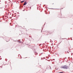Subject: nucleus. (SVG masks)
<instances>
[{"label": "nucleus", "mask_w": 73, "mask_h": 73, "mask_svg": "<svg viewBox=\"0 0 73 73\" xmlns=\"http://www.w3.org/2000/svg\"><path fill=\"white\" fill-rule=\"evenodd\" d=\"M61 68H63V69H68V66H67L65 65L62 66Z\"/></svg>", "instance_id": "1"}, {"label": "nucleus", "mask_w": 73, "mask_h": 73, "mask_svg": "<svg viewBox=\"0 0 73 73\" xmlns=\"http://www.w3.org/2000/svg\"><path fill=\"white\" fill-rule=\"evenodd\" d=\"M58 16L59 17H61V13H58Z\"/></svg>", "instance_id": "2"}, {"label": "nucleus", "mask_w": 73, "mask_h": 73, "mask_svg": "<svg viewBox=\"0 0 73 73\" xmlns=\"http://www.w3.org/2000/svg\"><path fill=\"white\" fill-rule=\"evenodd\" d=\"M27 4V1H26L24 4H23V5H26V4Z\"/></svg>", "instance_id": "3"}, {"label": "nucleus", "mask_w": 73, "mask_h": 73, "mask_svg": "<svg viewBox=\"0 0 73 73\" xmlns=\"http://www.w3.org/2000/svg\"><path fill=\"white\" fill-rule=\"evenodd\" d=\"M23 2H24V1H21V3H23Z\"/></svg>", "instance_id": "4"}]
</instances>
